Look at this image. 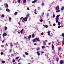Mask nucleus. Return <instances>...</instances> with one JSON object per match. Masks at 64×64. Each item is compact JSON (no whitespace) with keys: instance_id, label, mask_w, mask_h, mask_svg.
Listing matches in <instances>:
<instances>
[{"instance_id":"obj_47","label":"nucleus","mask_w":64,"mask_h":64,"mask_svg":"<svg viewBox=\"0 0 64 64\" xmlns=\"http://www.w3.org/2000/svg\"><path fill=\"white\" fill-rule=\"evenodd\" d=\"M40 34H41V35H43V33L42 32V33H41Z\"/></svg>"},{"instance_id":"obj_48","label":"nucleus","mask_w":64,"mask_h":64,"mask_svg":"<svg viewBox=\"0 0 64 64\" xmlns=\"http://www.w3.org/2000/svg\"><path fill=\"white\" fill-rule=\"evenodd\" d=\"M21 59H19V60H18V62H20V60H21Z\"/></svg>"},{"instance_id":"obj_3","label":"nucleus","mask_w":64,"mask_h":64,"mask_svg":"<svg viewBox=\"0 0 64 64\" xmlns=\"http://www.w3.org/2000/svg\"><path fill=\"white\" fill-rule=\"evenodd\" d=\"M6 35H7V34L6 33H4L3 34L2 36L3 37H4V36H5Z\"/></svg>"},{"instance_id":"obj_20","label":"nucleus","mask_w":64,"mask_h":64,"mask_svg":"<svg viewBox=\"0 0 64 64\" xmlns=\"http://www.w3.org/2000/svg\"><path fill=\"white\" fill-rule=\"evenodd\" d=\"M36 39H34L32 41L33 42H35L36 41Z\"/></svg>"},{"instance_id":"obj_17","label":"nucleus","mask_w":64,"mask_h":64,"mask_svg":"<svg viewBox=\"0 0 64 64\" xmlns=\"http://www.w3.org/2000/svg\"><path fill=\"white\" fill-rule=\"evenodd\" d=\"M64 7H63L61 8V10H62V11H63L64 10Z\"/></svg>"},{"instance_id":"obj_7","label":"nucleus","mask_w":64,"mask_h":64,"mask_svg":"<svg viewBox=\"0 0 64 64\" xmlns=\"http://www.w3.org/2000/svg\"><path fill=\"white\" fill-rule=\"evenodd\" d=\"M28 17H29V14H28L26 15V17L27 18H28Z\"/></svg>"},{"instance_id":"obj_16","label":"nucleus","mask_w":64,"mask_h":64,"mask_svg":"<svg viewBox=\"0 0 64 64\" xmlns=\"http://www.w3.org/2000/svg\"><path fill=\"white\" fill-rule=\"evenodd\" d=\"M23 30L22 29V30L21 31H20V33H21V34H22V33H23Z\"/></svg>"},{"instance_id":"obj_24","label":"nucleus","mask_w":64,"mask_h":64,"mask_svg":"<svg viewBox=\"0 0 64 64\" xmlns=\"http://www.w3.org/2000/svg\"><path fill=\"white\" fill-rule=\"evenodd\" d=\"M23 3H26V0H24L23 1Z\"/></svg>"},{"instance_id":"obj_55","label":"nucleus","mask_w":64,"mask_h":64,"mask_svg":"<svg viewBox=\"0 0 64 64\" xmlns=\"http://www.w3.org/2000/svg\"><path fill=\"white\" fill-rule=\"evenodd\" d=\"M41 53H42V54H43V53H44V52H41Z\"/></svg>"},{"instance_id":"obj_26","label":"nucleus","mask_w":64,"mask_h":64,"mask_svg":"<svg viewBox=\"0 0 64 64\" xmlns=\"http://www.w3.org/2000/svg\"><path fill=\"white\" fill-rule=\"evenodd\" d=\"M15 61V60L13 59L12 60V62H13V63H14Z\"/></svg>"},{"instance_id":"obj_37","label":"nucleus","mask_w":64,"mask_h":64,"mask_svg":"<svg viewBox=\"0 0 64 64\" xmlns=\"http://www.w3.org/2000/svg\"><path fill=\"white\" fill-rule=\"evenodd\" d=\"M7 29V27H6L5 28V30H6Z\"/></svg>"},{"instance_id":"obj_61","label":"nucleus","mask_w":64,"mask_h":64,"mask_svg":"<svg viewBox=\"0 0 64 64\" xmlns=\"http://www.w3.org/2000/svg\"><path fill=\"white\" fill-rule=\"evenodd\" d=\"M11 55H12V56H13L14 55H13V54H11Z\"/></svg>"},{"instance_id":"obj_51","label":"nucleus","mask_w":64,"mask_h":64,"mask_svg":"<svg viewBox=\"0 0 64 64\" xmlns=\"http://www.w3.org/2000/svg\"><path fill=\"white\" fill-rule=\"evenodd\" d=\"M4 40H3V41H2V43H3V42H4Z\"/></svg>"},{"instance_id":"obj_28","label":"nucleus","mask_w":64,"mask_h":64,"mask_svg":"<svg viewBox=\"0 0 64 64\" xmlns=\"http://www.w3.org/2000/svg\"><path fill=\"white\" fill-rule=\"evenodd\" d=\"M37 50H40V48H37Z\"/></svg>"},{"instance_id":"obj_39","label":"nucleus","mask_w":64,"mask_h":64,"mask_svg":"<svg viewBox=\"0 0 64 64\" xmlns=\"http://www.w3.org/2000/svg\"><path fill=\"white\" fill-rule=\"evenodd\" d=\"M61 28V26H58V28Z\"/></svg>"},{"instance_id":"obj_35","label":"nucleus","mask_w":64,"mask_h":64,"mask_svg":"<svg viewBox=\"0 0 64 64\" xmlns=\"http://www.w3.org/2000/svg\"><path fill=\"white\" fill-rule=\"evenodd\" d=\"M18 59H19V57H17L16 58V60H18Z\"/></svg>"},{"instance_id":"obj_23","label":"nucleus","mask_w":64,"mask_h":64,"mask_svg":"<svg viewBox=\"0 0 64 64\" xmlns=\"http://www.w3.org/2000/svg\"><path fill=\"white\" fill-rule=\"evenodd\" d=\"M45 48V46H42V49H44V48Z\"/></svg>"},{"instance_id":"obj_2","label":"nucleus","mask_w":64,"mask_h":64,"mask_svg":"<svg viewBox=\"0 0 64 64\" xmlns=\"http://www.w3.org/2000/svg\"><path fill=\"white\" fill-rule=\"evenodd\" d=\"M56 10H59V6H57L56 8Z\"/></svg>"},{"instance_id":"obj_22","label":"nucleus","mask_w":64,"mask_h":64,"mask_svg":"<svg viewBox=\"0 0 64 64\" xmlns=\"http://www.w3.org/2000/svg\"><path fill=\"white\" fill-rule=\"evenodd\" d=\"M58 50L60 51V50H61L62 48L61 47H60V48H58Z\"/></svg>"},{"instance_id":"obj_21","label":"nucleus","mask_w":64,"mask_h":64,"mask_svg":"<svg viewBox=\"0 0 64 64\" xmlns=\"http://www.w3.org/2000/svg\"><path fill=\"white\" fill-rule=\"evenodd\" d=\"M10 10H9V9H7L6 10V11H7V12H9Z\"/></svg>"},{"instance_id":"obj_52","label":"nucleus","mask_w":64,"mask_h":64,"mask_svg":"<svg viewBox=\"0 0 64 64\" xmlns=\"http://www.w3.org/2000/svg\"><path fill=\"white\" fill-rule=\"evenodd\" d=\"M10 45H11V46H13V44L11 43H10Z\"/></svg>"},{"instance_id":"obj_27","label":"nucleus","mask_w":64,"mask_h":64,"mask_svg":"<svg viewBox=\"0 0 64 64\" xmlns=\"http://www.w3.org/2000/svg\"><path fill=\"white\" fill-rule=\"evenodd\" d=\"M2 63H5V62L4 60H3L2 61Z\"/></svg>"},{"instance_id":"obj_30","label":"nucleus","mask_w":64,"mask_h":64,"mask_svg":"<svg viewBox=\"0 0 64 64\" xmlns=\"http://www.w3.org/2000/svg\"><path fill=\"white\" fill-rule=\"evenodd\" d=\"M18 3H20V0H18Z\"/></svg>"},{"instance_id":"obj_44","label":"nucleus","mask_w":64,"mask_h":64,"mask_svg":"<svg viewBox=\"0 0 64 64\" xmlns=\"http://www.w3.org/2000/svg\"><path fill=\"white\" fill-rule=\"evenodd\" d=\"M48 34H50V32H48Z\"/></svg>"},{"instance_id":"obj_36","label":"nucleus","mask_w":64,"mask_h":64,"mask_svg":"<svg viewBox=\"0 0 64 64\" xmlns=\"http://www.w3.org/2000/svg\"><path fill=\"white\" fill-rule=\"evenodd\" d=\"M60 16V14H58V15L57 16V17L58 18V17H59V16Z\"/></svg>"},{"instance_id":"obj_57","label":"nucleus","mask_w":64,"mask_h":64,"mask_svg":"<svg viewBox=\"0 0 64 64\" xmlns=\"http://www.w3.org/2000/svg\"><path fill=\"white\" fill-rule=\"evenodd\" d=\"M34 45H37V44L36 43H34Z\"/></svg>"},{"instance_id":"obj_62","label":"nucleus","mask_w":64,"mask_h":64,"mask_svg":"<svg viewBox=\"0 0 64 64\" xmlns=\"http://www.w3.org/2000/svg\"><path fill=\"white\" fill-rule=\"evenodd\" d=\"M18 24H19V25H20V22H18Z\"/></svg>"},{"instance_id":"obj_13","label":"nucleus","mask_w":64,"mask_h":64,"mask_svg":"<svg viewBox=\"0 0 64 64\" xmlns=\"http://www.w3.org/2000/svg\"><path fill=\"white\" fill-rule=\"evenodd\" d=\"M18 14V12H16L14 13V15H16Z\"/></svg>"},{"instance_id":"obj_4","label":"nucleus","mask_w":64,"mask_h":64,"mask_svg":"<svg viewBox=\"0 0 64 64\" xmlns=\"http://www.w3.org/2000/svg\"><path fill=\"white\" fill-rule=\"evenodd\" d=\"M56 23H58V25H60V22H58V21L56 20Z\"/></svg>"},{"instance_id":"obj_60","label":"nucleus","mask_w":64,"mask_h":64,"mask_svg":"<svg viewBox=\"0 0 64 64\" xmlns=\"http://www.w3.org/2000/svg\"><path fill=\"white\" fill-rule=\"evenodd\" d=\"M22 64V63H19L18 64Z\"/></svg>"},{"instance_id":"obj_50","label":"nucleus","mask_w":64,"mask_h":64,"mask_svg":"<svg viewBox=\"0 0 64 64\" xmlns=\"http://www.w3.org/2000/svg\"><path fill=\"white\" fill-rule=\"evenodd\" d=\"M23 17H22L20 18V19L21 20H22L23 19Z\"/></svg>"},{"instance_id":"obj_18","label":"nucleus","mask_w":64,"mask_h":64,"mask_svg":"<svg viewBox=\"0 0 64 64\" xmlns=\"http://www.w3.org/2000/svg\"><path fill=\"white\" fill-rule=\"evenodd\" d=\"M56 60L57 62H58V60H59V58H56Z\"/></svg>"},{"instance_id":"obj_40","label":"nucleus","mask_w":64,"mask_h":64,"mask_svg":"<svg viewBox=\"0 0 64 64\" xmlns=\"http://www.w3.org/2000/svg\"><path fill=\"white\" fill-rule=\"evenodd\" d=\"M45 27L46 28H48V25H46L45 26Z\"/></svg>"},{"instance_id":"obj_59","label":"nucleus","mask_w":64,"mask_h":64,"mask_svg":"<svg viewBox=\"0 0 64 64\" xmlns=\"http://www.w3.org/2000/svg\"><path fill=\"white\" fill-rule=\"evenodd\" d=\"M18 34H20V32H18Z\"/></svg>"},{"instance_id":"obj_45","label":"nucleus","mask_w":64,"mask_h":64,"mask_svg":"<svg viewBox=\"0 0 64 64\" xmlns=\"http://www.w3.org/2000/svg\"><path fill=\"white\" fill-rule=\"evenodd\" d=\"M53 26H56V24H53Z\"/></svg>"},{"instance_id":"obj_42","label":"nucleus","mask_w":64,"mask_h":64,"mask_svg":"<svg viewBox=\"0 0 64 64\" xmlns=\"http://www.w3.org/2000/svg\"><path fill=\"white\" fill-rule=\"evenodd\" d=\"M49 14H48L47 15V17H48V16H49Z\"/></svg>"},{"instance_id":"obj_53","label":"nucleus","mask_w":64,"mask_h":64,"mask_svg":"<svg viewBox=\"0 0 64 64\" xmlns=\"http://www.w3.org/2000/svg\"><path fill=\"white\" fill-rule=\"evenodd\" d=\"M34 13H35V14H37V13L36 12H35Z\"/></svg>"},{"instance_id":"obj_56","label":"nucleus","mask_w":64,"mask_h":64,"mask_svg":"<svg viewBox=\"0 0 64 64\" xmlns=\"http://www.w3.org/2000/svg\"><path fill=\"white\" fill-rule=\"evenodd\" d=\"M27 10H29V8H27Z\"/></svg>"},{"instance_id":"obj_8","label":"nucleus","mask_w":64,"mask_h":64,"mask_svg":"<svg viewBox=\"0 0 64 64\" xmlns=\"http://www.w3.org/2000/svg\"><path fill=\"white\" fill-rule=\"evenodd\" d=\"M37 54H38V56H39L40 55V54L39 53V52H37Z\"/></svg>"},{"instance_id":"obj_32","label":"nucleus","mask_w":64,"mask_h":64,"mask_svg":"<svg viewBox=\"0 0 64 64\" xmlns=\"http://www.w3.org/2000/svg\"><path fill=\"white\" fill-rule=\"evenodd\" d=\"M62 36L63 37H64V34L63 33H62Z\"/></svg>"},{"instance_id":"obj_5","label":"nucleus","mask_w":64,"mask_h":64,"mask_svg":"<svg viewBox=\"0 0 64 64\" xmlns=\"http://www.w3.org/2000/svg\"><path fill=\"white\" fill-rule=\"evenodd\" d=\"M38 0H34V1H33L32 2V3H35V2H36V1H37Z\"/></svg>"},{"instance_id":"obj_25","label":"nucleus","mask_w":64,"mask_h":64,"mask_svg":"<svg viewBox=\"0 0 64 64\" xmlns=\"http://www.w3.org/2000/svg\"><path fill=\"white\" fill-rule=\"evenodd\" d=\"M44 3H42L41 4V5L42 6H44Z\"/></svg>"},{"instance_id":"obj_10","label":"nucleus","mask_w":64,"mask_h":64,"mask_svg":"<svg viewBox=\"0 0 64 64\" xmlns=\"http://www.w3.org/2000/svg\"><path fill=\"white\" fill-rule=\"evenodd\" d=\"M36 41H40V40H39V39L37 38H36Z\"/></svg>"},{"instance_id":"obj_33","label":"nucleus","mask_w":64,"mask_h":64,"mask_svg":"<svg viewBox=\"0 0 64 64\" xmlns=\"http://www.w3.org/2000/svg\"><path fill=\"white\" fill-rule=\"evenodd\" d=\"M2 17H5V16H4V14H2Z\"/></svg>"},{"instance_id":"obj_34","label":"nucleus","mask_w":64,"mask_h":64,"mask_svg":"<svg viewBox=\"0 0 64 64\" xmlns=\"http://www.w3.org/2000/svg\"><path fill=\"white\" fill-rule=\"evenodd\" d=\"M3 52H1L0 53V54L2 55H3Z\"/></svg>"},{"instance_id":"obj_54","label":"nucleus","mask_w":64,"mask_h":64,"mask_svg":"<svg viewBox=\"0 0 64 64\" xmlns=\"http://www.w3.org/2000/svg\"><path fill=\"white\" fill-rule=\"evenodd\" d=\"M24 38L25 39H27V38H26V37H24Z\"/></svg>"},{"instance_id":"obj_14","label":"nucleus","mask_w":64,"mask_h":64,"mask_svg":"<svg viewBox=\"0 0 64 64\" xmlns=\"http://www.w3.org/2000/svg\"><path fill=\"white\" fill-rule=\"evenodd\" d=\"M31 38V35H29L28 36V39H30Z\"/></svg>"},{"instance_id":"obj_15","label":"nucleus","mask_w":64,"mask_h":64,"mask_svg":"<svg viewBox=\"0 0 64 64\" xmlns=\"http://www.w3.org/2000/svg\"><path fill=\"white\" fill-rule=\"evenodd\" d=\"M56 21H58V20H59V18L57 17H56Z\"/></svg>"},{"instance_id":"obj_31","label":"nucleus","mask_w":64,"mask_h":64,"mask_svg":"<svg viewBox=\"0 0 64 64\" xmlns=\"http://www.w3.org/2000/svg\"><path fill=\"white\" fill-rule=\"evenodd\" d=\"M6 6L7 8H8V4H6Z\"/></svg>"},{"instance_id":"obj_38","label":"nucleus","mask_w":64,"mask_h":64,"mask_svg":"<svg viewBox=\"0 0 64 64\" xmlns=\"http://www.w3.org/2000/svg\"><path fill=\"white\" fill-rule=\"evenodd\" d=\"M9 20H11L12 19V18H11L10 17V18H9Z\"/></svg>"},{"instance_id":"obj_9","label":"nucleus","mask_w":64,"mask_h":64,"mask_svg":"<svg viewBox=\"0 0 64 64\" xmlns=\"http://www.w3.org/2000/svg\"><path fill=\"white\" fill-rule=\"evenodd\" d=\"M56 10V13H58V12H60V10Z\"/></svg>"},{"instance_id":"obj_6","label":"nucleus","mask_w":64,"mask_h":64,"mask_svg":"<svg viewBox=\"0 0 64 64\" xmlns=\"http://www.w3.org/2000/svg\"><path fill=\"white\" fill-rule=\"evenodd\" d=\"M60 63L61 64H62L63 63V60H60Z\"/></svg>"},{"instance_id":"obj_58","label":"nucleus","mask_w":64,"mask_h":64,"mask_svg":"<svg viewBox=\"0 0 64 64\" xmlns=\"http://www.w3.org/2000/svg\"><path fill=\"white\" fill-rule=\"evenodd\" d=\"M23 56L24 57H25V55H24Z\"/></svg>"},{"instance_id":"obj_1","label":"nucleus","mask_w":64,"mask_h":64,"mask_svg":"<svg viewBox=\"0 0 64 64\" xmlns=\"http://www.w3.org/2000/svg\"><path fill=\"white\" fill-rule=\"evenodd\" d=\"M28 18H27L26 17L24 18H23V20L24 21V22H26V21H27V20Z\"/></svg>"},{"instance_id":"obj_29","label":"nucleus","mask_w":64,"mask_h":64,"mask_svg":"<svg viewBox=\"0 0 64 64\" xmlns=\"http://www.w3.org/2000/svg\"><path fill=\"white\" fill-rule=\"evenodd\" d=\"M25 54L26 55H28V53H27V52H26Z\"/></svg>"},{"instance_id":"obj_46","label":"nucleus","mask_w":64,"mask_h":64,"mask_svg":"<svg viewBox=\"0 0 64 64\" xmlns=\"http://www.w3.org/2000/svg\"><path fill=\"white\" fill-rule=\"evenodd\" d=\"M40 22H43V20H40Z\"/></svg>"},{"instance_id":"obj_49","label":"nucleus","mask_w":64,"mask_h":64,"mask_svg":"<svg viewBox=\"0 0 64 64\" xmlns=\"http://www.w3.org/2000/svg\"><path fill=\"white\" fill-rule=\"evenodd\" d=\"M44 16V13H42V17H43V16Z\"/></svg>"},{"instance_id":"obj_63","label":"nucleus","mask_w":64,"mask_h":64,"mask_svg":"<svg viewBox=\"0 0 64 64\" xmlns=\"http://www.w3.org/2000/svg\"><path fill=\"white\" fill-rule=\"evenodd\" d=\"M43 26H44V27L45 26L44 24L43 25Z\"/></svg>"},{"instance_id":"obj_12","label":"nucleus","mask_w":64,"mask_h":64,"mask_svg":"<svg viewBox=\"0 0 64 64\" xmlns=\"http://www.w3.org/2000/svg\"><path fill=\"white\" fill-rule=\"evenodd\" d=\"M52 49H54V45H52Z\"/></svg>"},{"instance_id":"obj_43","label":"nucleus","mask_w":64,"mask_h":64,"mask_svg":"<svg viewBox=\"0 0 64 64\" xmlns=\"http://www.w3.org/2000/svg\"><path fill=\"white\" fill-rule=\"evenodd\" d=\"M53 18H55V14H54L53 16Z\"/></svg>"},{"instance_id":"obj_41","label":"nucleus","mask_w":64,"mask_h":64,"mask_svg":"<svg viewBox=\"0 0 64 64\" xmlns=\"http://www.w3.org/2000/svg\"><path fill=\"white\" fill-rule=\"evenodd\" d=\"M12 51V50H9V52H11V51Z\"/></svg>"},{"instance_id":"obj_19","label":"nucleus","mask_w":64,"mask_h":64,"mask_svg":"<svg viewBox=\"0 0 64 64\" xmlns=\"http://www.w3.org/2000/svg\"><path fill=\"white\" fill-rule=\"evenodd\" d=\"M32 38H34V37H35V35H34V34H33L32 35Z\"/></svg>"},{"instance_id":"obj_64","label":"nucleus","mask_w":64,"mask_h":64,"mask_svg":"<svg viewBox=\"0 0 64 64\" xmlns=\"http://www.w3.org/2000/svg\"><path fill=\"white\" fill-rule=\"evenodd\" d=\"M50 43H48V45H50Z\"/></svg>"},{"instance_id":"obj_11","label":"nucleus","mask_w":64,"mask_h":64,"mask_svg":"<svg viewBox=\"0 0 64 64\" xmlns=\"http://www.w3.org/2000/svg\"><path fill=\"white\" fill-rule=\"evenodd\" d=\"M43 44L44 45H46V42L45 41H44L43 42Z\"/></svg>"}]
</instances>
